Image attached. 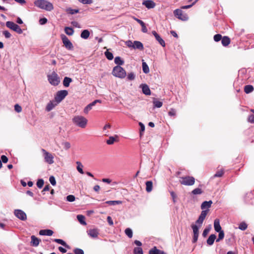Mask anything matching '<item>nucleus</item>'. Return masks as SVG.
Wrapping results in <instances>:
<instances>
[{"label":"nucleus","instance_id":"nucleus-61","mask_svg":"<svg viewBox=\"0 0 254 254\" xmlns=\"http://www.w3.org/2000/svg\"><path fill=\"white\" fill-rule=\"evenodd\" d=\"M78 1L83 4H91L92 3V0H78Z\"/></svg>","mask_w":254,"mask_h":254},{"label":"nucleus","instance_id":"nucleus-50","mask_svg":"<svg viewBox=\"0 0 254 254\" xmlns=\"http://www.w3.org/2000/svg\"><path fill=\"white\" fill-rule=\"evenodd\" d=\"M211 229V226H209L208 227L204 229V230L203 231L202 233V236L203 237H205L207 234H208L209 232L210 231Z\"/></svg>","mask_w":254,"mask_h":254},{"label":"nucleus","instance_id":"nucleus-56","mask_svg":"<svg viewBox=\"0 0 254 254\" xmlns=\"http://www.w3.org/2000/svg\"><path fill=\"white\" fill-rule=\"evenodd\" d=\"M49 181L50 183L52 184V185L55 186L56 185V181L54 176H52L50 177Z\"/></svg>","mask_w":254,"mask_h":254},{"label":"nucleus","instance_id":"nucleus-27","mask_svg":"<svg viewBox=\"0 0 254 254\" xmlns=\"http://www.w3.org/2000/svg\"><path fill=\"white\" fill-rule=\"evenodd\" d=\"M72 81L71 78L68 77H65L63 80V85L65 87H68L70 83Z\"/></svg>","mask_w":254,"mask_h":254},{"label":"nucleus","instance_id":"nucleus-60","mask_svg":"<svg viewBox=\"0 0 254 254\" xmlns=\"http://www.w3.org/2000/svg\"><path fill=\"white\" fill-rule=\"evenodd\" d=\"M63 145L65 150H67L70 147V144L68 142H63Z\"/></svg>","mask_w":254,"mask_h":254},{"label":"nucleus","instance_id":"nucleus-45","mask_svg":"<svg viewBox=\"0 0 254 254\" xmlns=\"http://www.w3.org/2000/svg\"><path fill=\"white\" fill-rule=\"evenodd\" d=\"M105 55L106 58L109 60H112L113 59L114 56L112 53L107 51L105 52Z\"/></svg>","mask_w":254,"mask_h":254},{"label":"nucleus","instance_id":"nucleus-38","mask_svg":"<svg viewBox=\"0 0 254 254\" xmlns=\"http://www.w3.org/2000/svg\"><path fill=\"white\" fill-rule=\"evenodd\" d=\"M64 32L67 35L69 36H71L73 34L74 30L71 27H65L64 28Z\"/></svg>","mask_w":254,"mask_h":254},{"label":"nucleus","instance_id":"nucleus-25","mask_svg":"<svg viewBox=\"0 0 254 254\" xmlns=\"http://www.w3.org/2000/svg\"><path fill=\"white\" fill-rule=\"evenodd\" d=\"M214 228L215 230L217 232L221 231H222L221 227V226L220 225V221H219V219H216L214 220Z\"/></svg>","mask_w":254,"mask_h":254},{"label":"nucleus","instance_id":"nucleus-24","mask_svg":"<svg viewBox=\"0 0 254 254\" xmlns=\"http://www.w3.org/2000/svg\"><path fill=\"white\" fill-rule=\"evenodd\" d=\"M133 48L134 49L142 50H143V45L141 42L138 41H134L133 42Z\"/></svg>","mask_w":254,"mask_h":254},{"label":"nucleus","instance_id":"nucleus-19","mask_svg":"<svg viewBox=\"0 0 254 254\" xmlns=\"http://www.w3.org/2000/svg\"><path fill=\"white\" fill-rule=\"evenodd\" d=\"M58 103L56 101V100L50 101L46 107V110L47 112L51 111L58 105Z\"/></svg>","mask_w":254,"mask_h":254},{"label":"nucleus","instance_id":"nucleus-15","mask_svg":"<svg viewBox=\"0 0 254 254\" xmlns=\"http://www.w3.org/2000/svg\"><path fill=\"white\" fill-rule=\"evenodd\" d=\"M88 235L92 238H97L99 234L98 229H90L87 231Z\"/></svg>","mask_w":254,"mask_h":254},{"label":"nucleus","instance_id":"nucleus-8","mask_svg":"<svg viewBox=\"0 0 254 254\" xmlns=\"http://www.w3.org/2000/svg\"><path fill=\"white\" fill-rule=\"evenodd\" d=\"M67 94L68 92L65 90L59 91L56 94L55 99L58 103H59L67 95Z\"/></svg>","mask_w":254,"mask_h":254},{"label":"nucleus","instance_id":"nucleus-17","mask_svg":"<svg viewBox=\"0 0 254 254\" xmlns=\"http://www.w3.org/2000/svg\"><path fill=\"white\" fill-rule=\"evenodd\" d=\"M152 34L154 36L156 40L159 42V43L163 47L165 46V43L164 40L160 36V35L155 31H153L152 32Z\"/></svg>","mask_w":254,"mask_h":254},{"label":"nucleus","instance_id":"nucleus-1","mask_svg":"<svg viewBox=\"0 0 254 254\" xmlns=\"http://www.w3.org/2000/svg\"><path fill=\"white\" fill-rule=\"evenodd\" d=\"M34 4L36 7L46 11H51L54 9L53 4L47 0H36Z\"/></svg>","mask_w":254,"mask_h":254},{"label":"nucleus","instance_id":"nucleus-28","mask_svg":"<svg viewBox=\"0 0 254 254\" xmlns=\"http://www.w3.org/2000/svg\"><path fill=\"white\" fill-rule=\"evenodd\" d=\"M221 43L223 46H227L230 43V39L227 36H224L222 38Z\"/></svg>","mask_w":254,"mask_h":254},{"label":"nucleus","instance_id":"nucleus-55","mask_svg":"<svg viewBox=\"0 0 254 254\" xmlns=\"http://www.w3.org/2000/svg\"><path fill=\"white\" fill-rule=\"evenodd\" d=\"M214 40L215 41V42H219V41H220L221 40H222V36L220 34H216L214 36Z\"/></svg>","mask_w":254,"mask_h":254},{"label":"nucleus","instance_id":"nucleus-16","mask_svg":"<svg viewBox=\"0 0 254 254\" xmlns=\"http://www.w3.org/2000/svg\"><path fill=\"white\" fill-rule=\"evenodd\" d=\"M101 101L100 100H95L92 103L88 104L84 109V112L85 114H87L88 112L91 110L92 107L96 105L97 103H101Z\"/></svg>","mask_w":254,"mask_h":254},{"label":"nucleus","instance_id":"nucleus-58","mask_svg":"<svg viewBox=\"0 0 254 254\" xmlns=\"http://www.w3.org/2000/svg\"><path fill=\"white\" fill-rule=\"evenodd\" d=\"M14 110L16 112L20 113L22 111V108L18 104H16L14 106Z\"/></svg>","mask_w":254,"mask_h":254},{"label":"nucleus","instance_id":"nucleus-51","mask_svg":"<svg viewBox=\"0 0 254 254\" xmlns=\"http://www.w3.org/2000/svg\"><path fill=\"white\" fill-rule=\"evenodd\" d=\"M116 141L115 138L114 136L109 137V139L106 141L107 143L109 145L113 144Z\"/></svg>","mask_w":254,"mask_h":254},{"label":"nucleus","instance_id":"nucleus-29","mask_svg":"<svg viewBox=\"0 0 254 254\" xmlns=\"http://www.w3.org/2000/svg\"><path fill=\"white\" fill-rule=\"evenodd\" d=\"M90 32L88 30H84L81 32L80 37L84 39H87L89 38Z\"/></svg>","mask_w":254,"mask_h":254},{"label":"nucleus","instance_id":"nucleus-44","mask_svg":"<svg viewBox=\"0 0 254 254\" xmlns=\"http://www.w3.org/2000/svg\"><path fill=\"white\" fill-rule=\"evenodd\" d=\"M134 254H143V251L140 247H136L133 250Z\"/></svg>","mask_w":254,"mask_h":254},{"label":"nucleus","instance_id":"nucleus-10","mask_svg":"<svg viewBox=\"0 0 254 254\" xmlns=\"http://www.w3.org/2000/svg\"><path fill=\"white\" fill-rule=\"evenodd\" d=\"M61 39L63 43L65 46V48L68 50H71L73 49V46L72 43L68 39V38L64 35H61Z\"/></svg>","mask_w":254,"mask_h":254},{"label":"nucleus","instance_id":"nucleus-21","mask_svg":"<svg viewBox=\"0 0 254 254\" xmlns=\"http://www.w3.org/2000/svg\"><path fill=\"white\" fill-rule=\"evenodd\" d=\"M31 245L33 247H37L40 242V240L36 237L35 236L32 235L31 237Z\"/></svg>","mask_w":254,"mask_h":254},{"label":"nucleus","instance_id":"nucleus-9","mask_svg":"<svg viewBox=\"0 0 254 254\" xmlns=\"http://www.w3.org/2000/svg\"><path fill=\"white\" fill-rule=\"evenodd\" d=\"M41 151L43 153V156L45 162L49 164H53L54 162L53 155L49 152H47L44 149H42Z\"/></svg>","mask_w":254,"mask_h":254},{"label":"nucleus","instance_id":"nucleus-31","mask_svg":"<svg viewBox=\"0 0 254 254\" xmlns=\"http://www.w3.org/2000/svg\"><path fill=\"white\" fill-rule=\"evenodd\" d=\"M77 219L81 224L83 225H86L87 224L85 220V217L84 216L82 215H77Z\"/></svg>","mask_w":254,"mask_h":254},{"label":"nucleus","instance_id":"nucleus-33","mask_svg":"<svg viewBox=\"0 0 254 254\" xmlns=\"http://www.w3.org/2000/svg\"><path fill=\"white\" fill-rule=\"evenodd\" d=\"M105 203L110 205H115L122 204V201L121 200H109L106 201Z\"/></svg>","mask_w":254,"mask_h":254},{"label":"nucleus","instance_id":"nucleus-3","mask_svg":"<svg viewBox=\"0 0 254 254\" xmlns=\"http://www.w3.org/2000/svg\"><path fill=\"white\" fill-rule=\"evenodd\" d=\"M112 74L120 78H124L127 75L125 70L121 66H115L112 71Z\"/></svg>","mask_w":254,"mask_h":254},{"label":"nucleus","instance_id":"nucleus-4","mask_svg":"<svg viewBox=\"0 0 254 254\" xmlns=\"http://www.w3.org/2000/svg\"><path fill=\"white\" fill-rule=\"evenodd\" d=\"M49 83L54 86L58 85L60 82V78L58 74L53 71L51 74L47 75Z\"/></svg>","mask_w":254,"mask_h":254},{"label":"nucleus","instance_id":"nucleus-20","mask_svg":"<svg viewBox=\"0 0 254 254\" xmlns=\"http://www.w3.org/2000/svg\"><path fill=\"white\" fill-rule=\"evenodd\" d=\"M54 232L52 230L50 229L41 230L39 231V235L41 236H50L53 234Z\"/></svg>","mask_w":254,"mask_h":254},{"label":"nucleus","instance_id":"nucleus-48","mask_svg":"<svg viewBox=\"0 0 254 254\" xmlns=\"http://www.w3.org/2000/svg\"><path fill=\"white\" fill-rule=\"evenodd\" d=\"M247 224L244 222H241L239 226V228L243 231L245 230L247 228Z\"/></svg>","mask_w":254,"mask_h":254},{"label":"nucleus","instance_id":"nucleus-6","mask_svg":"<svg viewBox=\"0 0 254 254\" xmlns=\"http://www.w3.org/2000/svg\"><path fill=\"white\" fill-rule=\"evenodd\" d=\"M5 25L7 27L17 32L18 34H20L23 32L20 26L12 21H7Z\"/></svg>","mask_w":254,"mask_h":254},{"label":"nucleus","instance_id":"nucleus-41","mask_svg":"<svg viewBox=\"0 0 254 254\" xmlns=\"http://www.w3.org/2000/svg\"><path fill=\"white\" fill-rule=\"evenodd\" d=\"M66 12L69 14H74L78 13L79 10L78 9H72L71 8H68L66 9Z\"/></svg>","mask_w":254,"mask_h":254},{"label":"nucleus","instance_id":"nucleus-13","mask_svg":"<svg viewBox=\"0 0 254 254\" xmlns=\"http://www.w3.org/2000/svg\"><path fill=\"white\" fill-rule=\"evenodd\" d=\"M15 216L21 220L25 221L27 219L26 213L22 210L15 209L14 211Z\"/></svg>","mask_w":254,"mask_h":254},{"label":"nucleus","instance_id":"nucleus-52","mask_svg":"<svg viewBox=\"0 0 254 254\" xmlns=\"http://www.w3.org/2000/svg\"><path fill=\"white\" fill-rule=\"evenodd\" d=\"M66 199L67 201L73 202L75 200V197L73 195H68L66 196Z\"/></svg>","mask_w":254,"mask_h":254},{"label":"nucleus","instance_id":"nucleus-64","mask_svg":"<svg viewBox=\"0 0 254 254\" xmlns=\"http://www.w3.org/2000/svg\"><path fill=\"white\" fill-rule=\"evenodd\" d=\"M176 114V110L174 109H171L168 112V114L170 116H175Z\"/></svg>","mask_w":254,"mask_h":254},{"label":"nucleus","instance_id":"nucleus-37","mask_svg":"<svg viewBox=\"0 0 254 254\" xmlns=\"http://www.w3.org/2000/svg\"><path fill=\"white\" fill-rule=\"evenodd\" d=\"M228 236H227V237H228ZM234 240V235L233 234H231L230 235L229 238H227L226 239V243L228 245H231L233 241Z\"/></svg>","mask_w":254,"mask_h":254},{"label":"nucleus","instance_id":"nucleus-5","mask_svg":"<svg viewBox=\"0 0 254 254\" xmlns=\"http://www.w3.org/2000/svg\"><path fill=\"white\" fill-rule=\"evenodd\" d=\"M180 183L185 186H192L195 183V179L192 176H185L180 177Z\"/></svg>","mask_w":254,"mask_h":254},{"label":"nucleus","instance_id":"nucleus-59","mask_svg":"<svg viewBox=\"0 0 254 254\" xmlns=\"http://www.w3.org/2000/svg\"><path fill=\"white\" fill-rule=\"evenodd\" d=\"M2 33L6 38H9L11 36V34L7 30L3 31Z\"/></svg>","mask_w":254,"mask_h":254},{"label":"nucleus","instance_id":"nucleus-57","mask_svg":"<svg viewBox=\"0 0 254 254\" xmlns=\"http://www.w3.org/2000/svg\"><path fill=\"white\" fill-rule=\"evenodd\" d=\"M75 254H84V251L80 249L76 248L73 250Z\"/></svg>","mask_w":254,"mask_h":254},{"label":"nucleus","instance_id":"nucleus-18","mask_svg":"<svg viewBox=\"0 0 254 254\" xmlns=\"http://www.w3.org/2000/svg\"><path fill=\"white\" fill-rule=\"evenodd\" d=\"M139 87L142 89V92L146 95H150L151 94V91L149 86L146 84H141L140 85Z\"/></svg>","mask_w":254,"mask_h":254},{"label":"nucleus","instance_id":"nucleus-35","mask_svg":"<svg viewBox=\"0 0 254 254\" xmlns=\"http://www.w3.org/2000/svg\"><path fill=\"white\" fill-rule=\"evenodd\" d=\"M114 62L118 65L117 66L123 65L124 63V61L120 57H116L115 58Z\"/></svg>","mask_w":254,"mask_h":254},{"label":"nucleus","instance_id":"nucleus-23","mask_svg":"<svg viewBox=\"0 0 254 254\" xmlns=\"http://www.w3.org/2000/svg\"><path fill=\"white\" fill-rule=\"evenodd\" d=\"M149 254H166L163 251L157 249L156 247H154L149 251Z\"/></svg>","mask_w":254,"mask_h":254},{"label":"nucleus","instance_id":"nucleus-54","mask_svg":"<svg viewBox=\"0 0 254 254\" xmlns=\"http://www.w3.org/2000/svg\"><path fill=\"white\" fill-rule=\"evenodd\" d=\"M224 174V172L223 170H220V171H217L214 175V178H216V177H221L223 176Z\"/></svg>","mask_w":254,"mask_h":254},{"label":"nucleus","instance_id":"nucleus-26","mask_svg":"<svg viewBox=\"0 0 254 254\" xmlns=\"http://www.w3.org/2000/svg\"><path fill=\"white\" fill-rule=\"evenodd\" d=\"M216 238V236L214 234H211L209 236V238L207 240V244L211 246L213 244Z\"/></svg>","mask_w":254,"mask_h":254},{"label":"nucleus","instance_id":"nucleus-22","mask_svg":"<svg viewBox=\"0 0 254 254\" xmlns=\"http://www.w3.org/2000/svg\"><path fill=\"white\" fill-rule=\"evenodd\" d=\"M212 204V201L211 200L209 201H205L203 202L201 205V209L202 210H204L205 209H208L209 208H210L211 206V204Z\"/></svg>","mask_w":254,"mask_h":254},{"label":"nucleus","instance_id":"nucleus-43","mask_svg":"<svg viewBox=\"0 0 254 254\" xmlns=\"http://www.w3.org/2000/svg\"><path fill=\"white\" fill-rule=\"evenodd\" d=\"M125 234L128 236V238H131L132 237V231L131 229L128 228L125 231Z\"/></svg>","mask_w":254,"mask_h":254},{"label":"nucleus","instance_id":"nucleus-46","mask_svg":"<svg viewBox=\"0 0 254 254\" xmlns=\"http://www.w3.org/2000/svg\"><path fill=\"white\" fill-rule=\"evenodd\" d=\"M192 194H200L202 193L201 189L199 188H196L194 189L191 192Z\"/></svg>","mask_w":254,"mask_h":254},{"label":"nucleus","instance_id":"nucleus-39","mask_svg":"<svg viewBox=\"0 0 254 254\" xmlns=\"http://www.w3.org/2000/svg\"><path fill=\"white\" fill-rule=\"evenodd\" d=\"M142 70L144 73H148L149 72V68L147 64L144 62H142Z\"/></svg>","mask_w":254,"mask_h":254},{"label":"nucleus","instance_id":"nucleus-42","mask_svg":"<svg viewBox=\"0 0 254 254\" xmlns=\"http://www.w3.org/2000/svg\"><path fill=\"white\" fill-rule=\"evenodd\" d=\"M153 103L154 107L156 108H160L163 105L162 102L158 101L157 100H154L153 102Z\"/></svg>","mask_w":254,"mask_h":254},{"label":"nucleus","instance_id":"nucleus-62","mask_svg":"<svg viewBox=\"0 0 254 254\" xmlns=\"http://www.w3.org/2000/svg\"><path fill=\"white\" fill-rule=\"evenodd\" d=\"M71 24L73 26H74L75 27L78 28H81L80 24L77 21H72Z\"/></svg>","mask_w":254,"mask_h":254},{"label":"nucleus","instance_id":"nucleus-34","mask_svg":"<svg viewBox=\"0 0 254 254\" xmlns=\"http://www.w3.org/2000/svg\"><path fill=\"white\" fill-rule=\"evenodd\" d=\"M53 241L54 242L59 244H61V245H63V246L65 247V248H69V246L67 245L66 244V243L64 241H63L62 239H54Z\"/></svg>","mask_w":254,"mask_h":254},{"label":"nucleus","instance_id":"nucleus-14","mask_svg":"<svg viewBox=\"0 0 254 254\" xmlns=\"http://www.w3.org/2000/svg\"><path fill=\"white\" fill-rule=\"evenodd\" d=\"M142 5H144L148 9H152L155 7L156 3L152 0H145L142 3Z\"/></svg>","mask_w":254,"mask_h":254},{"label":"nucleus","instance_id":"nucleus-36","mask_svg":"<svg viewBox=\"0 0 254 254\" xmlns=\"http://www.w3.org/2000/svg\"><path fill=\"white\" fill-rule=\"evenodd\" d=\"M200 227H199V225L197 224L192 225L191 228L193 230V235H199V228Z\"/></svg>","mask_w":254,"mask_h":254},{"label":"nucleus","instance_id":"nucleus-49","mask_svg":"<svg viewBox=\"0 0 254 254\" xmlns=\"http://www.w3.org/2000/svg\"><path fill=\"white\" fill-rule=\"evenodd\" d=\"M44 184V180L42 179H39L36 183L38 188L41 189L43 187Z\"/></svg>","mask_w":254,"mask_h":254},{"label":"nucleus","instance_id":"nucleus-32","mask_svg":"<svg viewBox=\"0 0 254 254\" xmlns=\"http://www.w3.org/2000/svg\"><path fill=\"white\" fill-rule=\"evenodd\" d=\"M254 87L251 85H246L244 87V91L246 93L249 94L254 91Z\"/></svg>","mask_w":254,"mask_h":254},{"label":"nucleus","instance_id":"nucleus-2","mask_svg":"<svg viewBox=\"0 0 254 254\" xmlns=\"http://www.w3.org/2000/svg\"><path fill=\"white\" fill-rule=\"evenodd\" d=\"M72 120L74 125L82 128L86 127L88 122V120L82 116H75Z\"/></svg>","mask_w":254,"mask_h":254},{"label":"nucleus","instance_id":"nucleus-53","mask_svg":"<svg viewBox=\"0 0 254 254\" xmlns=\"http://www.w3.org/2000/svg\"><path fill=\"white\" fill-rule=\"evenodd\" d=\"M127 78L128 80H133L135 78V75L133 72L129 73L127 75Z\"/></svg>","mask_w":254,"mask_h":254},{"label":"nucleus","instance_id":"nucleus-40","mask_svg":"<svg viewBox=\"0 0 254 254\" xmlns=\"http://www.w3.org/2000/svg\"><path fill=\"white\" fill-rule=\"evenodd\" d=\"M76 164L77 165V171L80 173V174H84V172L83 171L82 168L83 165H82L81 163L79 161L76 162Z\"/></svg>","mask_w":254,"mask_h":254},{"label":"nucleus","instance_id":"nucleus-30","mask_svg":"<svg viewBox=\"0 0 254 254\" xmlns=\"http://www.w3.org/2000/svg\"><path fill=\"white\" fill-rule=\"evenodd\" d=\"M146 184V190L147 192H150L152 190L153 183L152 181H147Z\"/></svg>","mask_w":254,"mask_h":254},{"label":"nucleus","instance_id":"nucleus-11","mask_svg":"<svg viewBox=\"0 0 254 254\" xmlns=\"http://www.w3.org/2000/svg\"><path fill=\"white\" fill-rule=\"evenodd\" d=\"M208 211L209 209H206L202 210V211L201 212L200 215H199L198 219L195 222L196 224L199 225V227L201 226Z\"/></svg>","mask_w":254,"mask_h":254},{"label":"nucleus","instance_id":"nucleus-12","mask_svg":"<svg viewBox=\"0 0 254 254\" xmlns=\"http://www.w3.org/2000/svg\"><path fill=\"white\" fill-rule=\"evenodd\" d=\"M208 211L209 209H206L202 210V211L201 212L200 215H199L198 219L195 222L196 224L199 225V227L201 226Z\"/></svg>","mask_w":254,"mask_h":254},{"label":"nucleus","instance_id":"nucleus-47","mask_svg":"<svg viewBox=\"0 0 254 254\" xmlns=\"http://www.w3.org/2000/svg\"><path fill=\"white\" fill-rule=\"evenodd\" d=\"M219 233L218 238L216 239V242H219L220 240H222L224 237V231H221L218 232Z\"/></svg>","mask_w":254,"mask_h":254},{"label":"nucleus","instance_id":"nucleus-63","mask_svg":"<svg viewBox=\"0 0 254 254\" xmlns=\"http://www.w3.org/2000/svg\"><path fill=\"white\" fill-rule=\"evenodd\" d=\"M248 121L251 123H254V115H250L248 118Z\"/></svg>","mask_w":254,"mask_h":254},{"label":"nucleus","instance_id":"nucleus-7","mask_svg":"<svg viewBox=\"0 0 254 254\" xmlns=\"http://www.w3.org/2000/svg\"><path fill=\"white\" fill-rule=\"evenodd\" d=\"M174 15L178 19L182 21H187L189 17L187 14L184 13L183 11L180 9H176L174 11Z\"/></svg>","mask_w":254,"mask_h":254}]
</instances>
